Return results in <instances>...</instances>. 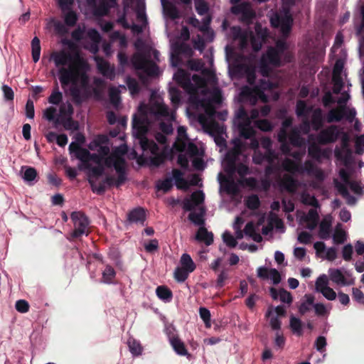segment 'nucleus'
I'll return each mask as SVG.
<instances>
[{"label":"nucleus","mask_w":364,"mask_h":364,"mask_svg":"<svg viewBox=\"0 0 364 364\" xmlns=\"http://www.w3.org/2000/svg\"><path fill=\"white\" fill-rule=\"evenodd\" d=\"M150 122L146 112H141L139 114H134L132 119V129L134 136L139 140L140 146L144 152L150 153L153 156H141L138 159L139 164H149L158 167L168 158L169 151L164 148L159 152V147L152 139L146 137L149 132Z\"/></svg>","instance_id":"1"},{"label":"nucleus","mask_w":364,"mask_h":364,"mask_svg":"<svg viewBox=\"0 0 364 364\" xmlns=\"http://www.w3.org/2000/svg\"><path fill=\"white\" fill-rule=\"evenodd\" d=\"M77 63L71 64L68 68L62 67L58 70L59 80L63 87L70 84V93L75 105H80L90 96L89 76L85 71L81 70L85 63L76 55Z\"/></svg>","instance_id":"2"},{"label":"nucleus","mask_w":364,"mask_h":364,"mask_svg":"<svg viewBox=\"0 0 364 364\" xmlns=\"http://www.w3.org/2000/svg\"><path fill=\"white\" fill-rule=\"evenodd\" d=\"M70 219L74 229L70 232L69 240L77 239L82 235L87 236L90 234L89 225L90 221L85 213L82 211H73L70 214Z\"/></svg>","instance_id":"3"},{"label":"nucleus","mask_w":364,"mask_h":364,"mask_svg":"<svg viewBox=\"0 0 364 364\" xmlns=\"http://www.w3.org/2000/svg\"><path fill=\"white\" fill-rule=\"evenodd\" d=\"M341 131L337 125H330L320 130L316 136L318 144L327 145L335 143L341 134Z\"/></svg>","instance_id":"4"},{"label":"nucleus","mask_w":364,"mask_h":364,"mask_svg":"<svg viewBox=\"0 0 364 364\" xmlns=\"http://www.w3.org/2000/svg\"><path fill=\"white\" fill-rule=\"evenodd\" d=\"M90 154V152L87 149L82 147L77 151L75 157L82 163L84 168L90 171L89 176H93L97 180L104 174L105 168L102 165L92 166L89 163Z\"/></svg>","instance_id":"5"},{"label":"nucleus","mask_w":364,"mask_h":364,"mask_svg":"<svg viewBox=\"0 0 364 364\" xmlns=\"http://www.w3.org/2000/svg\"><path fill=\"white\" fill-rule=\"evenodd\" d=\"M175 81L188 94H195L197 91L196 87L191 82L190 74L183 69H179L174 74Z\"/></svg>","instance_id":"6"},{"label":"nucleus","mask_w":364,"mask_h":364,"mask_svg":"<svg viewBox=\"0 0 364 364\" xmlns=\"http://www.w3.org/2000/svg\"><path fill=\"white\" fill-rule=\"evenodd\" d=\"M231 12L235 15L241 14V21L249 23L255 18V14L250 3L244 1L231 7Z\"/></svg>","instance_id":"7"},{"label":"nucleus","mask_w":364,"mask_h":364,"mask_svg":"<svg viewBox=\"0 0 364 364\" xmlns=\"http://www.w3.org/2000/svg\"><path fill=\"white\" fill-rule=\"evenodd\" d=\"M293 18L291 15L286 14L284 16H276L271 19V24L275 28H280L284 36H288L291 30Z\"/></svg>","instance_id":"8"},{"label":"nucleus","mask_w":364,"mask_h":364,"mask_svg":"<svg viewBox=\"0 0 364 364\" xmlns=\"http://www.w3.org/2000/svg\"><path fill=\"white\" fill-rule=\"evenodd\" d=\"M349 138L346 134H343L341 138V148L336 146L334 149V155L338 160L343 161L346 164L351 156V151L348 147Z\"/></svg>","instance_id":"9"},{"label":"nucleus","mask_w":364,"mask_h":364,"mask_svg":"<svg viewBox=\"0 0 364 364\" xmlns=\"http://www.w3.org/2000/svg\"><path fill=\"white\" fill-rule=\"evenodd\" d=\"M92 178L94 177L89 176L88 182L91 186L92 192L100 196L105 193L107 190V186L111 187L115 185V179L111 176H107L105 179L98 184L96 183V181Z\"/></svg>","instance_id":"10"},{"label":"nucleus","mask_w":364,"mask_h":364,"mask_svg":"<svg viewBox=\"0 0 364 364\" xmlns=\"http://www.w3.org/2000/svg\"><path fill=\"white\" fill-rule=\"evenodd\" d=\"M146 220V213L144 208L137 207L130 210L127 215L126 224H136L141 226L144 225Z\"/></svg>","instance_id":"11"},{"label":"nucleus","mask_w":364,"mask_h":364,"mask_svg":"<svg viewBox=\"0 0 364 364\" xmlns=\"http://www.w3.org/2000/svg\"><path fill=\"white\" fill-rule=\"evenodd\" d=\"M51 58L53 60L56 67H65L68 63L73 60L72 55L65 50L53 52L51 54Z\"/></svg>","instance_id":"12"},{"label":"nucleus","mask_w":364,"mask_h":364,"mask_svg":"<svg viewBox=\"0 0 364 364\" xmlns=\"http://www.w3.org/2000/svg\"><path fill=\"white\" fill-rule=\"evenodd\" d=\"M261 59H264V62L274 67H279L281 65L279 51L272 47L268 48L267 52L262 55Z\"/></svg>","instance_id":"13"},{"label":"nucleus","mask_w":364,"mask_h":364,"mask_svg":"<svg viewBox=\"0 0 364 364\" xmlns=\"http://www.w3.org/2000/svg\"><path fill=\"white\" fill-rule=\"evenodd\" d=\"M97 67L99 71L109 80H113L115 77L114 68H111L109 63L102 58H96Z\"/></svg>","instance_id":"14"},{"label":"nucleus","mask_w":364,"mask_h":364,"mask_svg":"<svg viewBox=\"0 0 364 364\" xmlns=\"http://www.w3.org/2000/svg\"><path fill=\"white\" fill-rule=\"evenodd\" d=\"M151 109L157 118L164 117L171 121L174 119L173 114L170 113L168 106L164 104L155 103Z\"/></svg>","instance_id":"15"},{"label":"nucleus","mask_w":364,"mask_h":364,"mask_svg":"<svg viewBox=\"0 0 364 364\" xmlns=\"http://www.w3.org/2000/svg\"><path fill=\"white\" fill-rule=\"evenodd\" d=\"M172 175L178 189L187 190L188 188L191 183L183 178V173L181 171L173 168L172 170ZM196 181L191 183L192 185H196Z\"/></svg>","instance_id":"16"},{"label":"nucleus","mask_w":364,"mask_h":364,"mask_svg":"<svg viewBox=\"0 0 364 364\" xmlns=\"http://www.w3.org/2000/svg\"><path fill=\"white\" fill-rule=\"evenodd\" d=\"M332 223L328 218H323L319 225L318 237L321 240H328L331 237Z\"/></svg>","instance_id":"17"},{"label":"nucleus","mask_w":364,"mask_h":364,"mask_svg":"<svg viewBox=\"0 0 364 364\" xmlns=\"http://www.w3.org/2000/svg\"><path fill=\"white\" fill-rule=\"evenodd\" d=\"M242 96L249 97L252 102L255 103L257 101V97L260 98L263 102H267V98L266 95L264 92V90H260L259 89H253L252 90L246 87L242 90L241 92Z\"/></svg>","instance_id":"18"},{"label":"nucleus","mask_w":364,"mask_h":364,"mask_svg":"<svg viewBox=\"0 0 364 364\" xmlns=\"http://www.w3.org/2000/svg\"><path fill=\"white\" fill-rule=\"evenodd\" d=\"M280 186L289 193H294L298 186L297 181L291 175L284 174Z\"/></svg>","instance_id":"19"},{"label":"nucleus","mask_w":364,"mask_h":364,"mask_svg":"<svg viewBox=\"0 0 364 364\" xmlns=\"http://www.w3.org/2000/svg\"><path fill=\"white\" fill-rule=\"evenodd\" d=\"M345 114V105L339 108L331 109L327 114L326 120L328 123L338 122L342 120Z\"/></svg>","instance_id":"20"},{"label":"nucleus","mask_w":364,"mask_h":364,"mask_svg":"<svg viewBox=\"0 0 364 364\" xmlns=\"http://www.w3.org/2000/svg\"><path fill=\"white\" fill-rule=\"evenodd\" d=\"M196 239L209 246L213 242V234L208 232L205 227H200L196 235Z\"/></svg>","instance_id":"21"},{"label":"nucleus","mask_w":364,"mask_h":364,"mask_svg":"<svg viewBox=\"0 0 364 364\" xmlns=\"http://www.w3.org/2000/svg\"><path fill=\"white\" fill-rule=\"evenodd\" d=\"M311 124L314 131L320 130L323 126V116L320 108L316 109L311 115Z\"/></svg>","instance_id":"22"},{"label":"nucleus","mask_w":364,"mask_h":364,"mask_svg":"<svg viewBox=\"0 0 364 364\" xmlns=\"http://www.w3.org/2000/svg\"><path fill=\"white\" fill-rule=\"evenodd\" d=\"M170 343L178 355L183 356L189 355L184 343L178 336L171 337L170 338Z\"/></svg>","instance_id":"23"},{"label":"nucleus","mask_w":364,"mask_h":364,"mask_svg":"<svg viewBox=\"0 0 364 364\" xmlns=\"http://www.w3.org/2000/svg\"><path fill=\"white\" fill-rule=\"evenodd\" d=\"M117 272L110 264H106L102 273L101 282L111 284L114 283Z\"/></svg>","instance_id":"24"},{"label":"nucleus","mask_w":364,"mask_h":364,"mask_svg":"<svg viewBox=\"0 0 364 364\" xmlns=\"http://www.w3.org/2000/svg\"><path fill=\"white\" fill-rule=\"evenodd\" d=\"M329 276L332 282L343 286L350 285L352 282H348L343 274L339 269H330Z\"/></svg>","instance_id":"25"},{"label":"nucleus","mask_w":364,"mask_h":364,"mask_svg":"<svg viewBox=\"0 0 364 364\" xmlns=\"http://www.w3.org/2000/svg\"><path fill=\"white\" fill-rule=\"evenodd\" d=\"M284 169L291 173H304L303 166L291 159H286L283 163Z\"/></svg>","instance_id":"26"},{"label":"nucleus","mask_w":364,"mask_h":364,"mask_svg":"<svg viewBox=\"0 0 364 364\" xmlns=\"http://www.w3.org/2000/svg\"><path fill=\"white\" fill-rule=\"evenodd\" d=\"M205 211L203 208H200L199 212H191L188 215V220L191 221L194 225L203 227L205 225Z\"/></svg>","instance_id":"27"},{"label":"nucleus","mask_w":364,"mask_h":364,"mask_svg":"<svg viewBox=\"0 0 364 364\" xmlns=\"http://www.w3.org/2000/svg\"><path fill=\"white\" fill-rule=\"evenodd\" d=\"M156 294L159 299L165 302H170L173 298L171 290L166 286H159L156 289Z\"/></svg>","instance_id":"28"},{"label":"nucleus","mask_w":364,"mask_h":364,"mask_svg":"<svg viewBox=\"0 0 364 364\" xmlns=\"http://www.w3.org/2000/svg\"><path fill=\"white\" fill-rule=\"evenodd\" d=\"M308 153L309 156L316 161H319L321 157L326 156V151L321 150V149L316 144H311L309 145Z\"/></svg>","instance_id":"29"},{"label":"nucleus","mask_w":364,"mask_h":364,"mask_svg":"<svg viewBox=\"0 0 364 364\" xmlns=\"http://www.w3.org/2000/svg\"><path fill=\"white\" fill-rule=\"evenodd\" d=\"M238 128L240 136L246 139H249L255 135V130L250 126V123H240Z\"/></svg>","instance_id":"30"},{"label":"nucleus","mask_w":364,"mask_h":364,"mask_svg":"<svg viewBox=\"0 0 364 364\" xmlns=\"http://www.w3.org/2000/svg\"><path fill=\"white\" fill-rule=\"evenodd\" d=\"M164 11L171 19H176L179 17V11L177 7L171 2L161 0Z\"/></svg>","instance_id":"31"},{"label":"nucleus","mask_w":364,"mask_h":364,"mask_svg":"<svg viewBox=\"0 0 364 364\" xmlns=\"http://www.w3.org/2000/svg\"><path fill=\"white\" fill-rule=\"evenodd\" d=\"M147 60L143 53H136L132 58V63L136 70L145 68Z\"/></svg>","instance_id":"32"},{"label":"nucleus","mask_w":364,"mask_h":364,"mask_svg":"<svg viewBox=\"0 0 364 364\" xmlns=\"http://www.w3.org/2000/svg\"><path fill=\"white\" fill-rule=\"evenodd\" d=\"M32 58L34 63H37L41 55V42L38 37H34L31 41Z\"/></svg>","instance_id":"33"},{"label":"nucleus","mask_w":364,"mask_h":364,"mask_svg":"<svg viewBox=\"0 0 364 364\" xmlns=\"http://www.w3.org/2000/svg\"><path fill=\"white\" fill-rule=\"evenodd\" d=\"M302 326V322L299 318L294 316L290 317L289 326L292 332L298 336L303 335Z\"/></svg>","instance_id":"34"},{"label":"nucleus","mask_w":364,"mask_h":364,"mask_svg":"<svg viewBox=\"0 0 364 364\" xmlns=\"http://www.w3.org/2000/svg\"><path fill=\"white\" fill-rule=\"evenodd\" d=\"M180 262L181 264V267L184 268L191 272H193L196 269V264L189 255L186 253L183 254Z\"/></svg>","instance_id":"35"},{"label":"nucleus","mask_w":364,"mask_h":364,"mask_svg":"<svg viewBox=\"0 0 364 364\" xmlns=\"http://www.w3.org/2000/svg\"><path fill=\"white\" fill-rule=\"evenodd\" d=\"M260 205L261 203L257 195L252 194L248 196L245 200L246 207L251 210H257Z\"/></svg>","instance_id":"36"},{"label":"nucleus","mask_w":364,"mask_h":364,"mask_svg":"<svg viewBox=\"0 0 364 364\" xmlns=\"http://www.w3.org/2000/svg\"><path fill=\"white\" fill-rule=\"evenodd\" d=\"M126 84L132 95H138L140 92V87L137 80L130 76L127 77Z\"/></svg>","instance_id":"37"},{"label":"nucleus","mask_w":364,"mask_h":364,"mask_svg":"<svg viewBox=\"0 0 364 364\" xmlns=\"http://www.w3.org/2000/svg\"><path fill=\"white\" fill-rule=\"evenodd\" d=\"M289 140L291 145L296 147L301 146L303 143V139L301 137L300 133L296 129H293L290 132Z\"/></svg>","instance_id":"38"},{"label":"nucleus","mask_w":364,"mask_h":364,"mask_svg":"<svg viewBox=\"0 0 364 364\" xmlns=\"http://www.w3.org/2000/svg\"><path fill=\"white\" fill-rule=\"evenodd\" d=\"M48 102L58 105L63 100V93L59 91L58 83L55 84L51 95L48 97Z\"/></svg>","instance_id":"39"},{"label":"nucleus","mask_w":364,"mask_h":364,"mask_svg":"<svg viewBox=\"0 0 364 364\" xmlns=\"http://www.w3.org/2000/svg\"><path fill=\"white\" fill-rule=\"evenodd\" d=\"M271 145V141L267 139H265L263 142V146L267 149L265 154L263 155L262 158L264 159L265 161L269 162V164L273 163L274 159H276V154L273 150L269 148Z\"/></svg>","instance_id":"40"},{"label":"nucleus","mask_w":364,"mask_h":364,"mask_svg":"<svg viewBox=\"0 0 364 364\" xmlns=\"http://www.w3.org/2000/svg\"><path fill=\"white\" fill-rule=\"evenodd\" d=\"M347 240L346 232L344 230L336 228L334 234L333 235V241L335 245L343 244Z\"/></svg>","instance_id":"41"},{"label":"nucleus","mask_w":364,"mask_h":364,"mask_svg":"<svg viewBox=\"0 0 364 364\" xmlns=\"http://www.w3.org/2000/svg\"><path fill=\"white\" fill-rule=\"evenodd\" d=\"M235 155L230 156V154L227 155L228 164L225 171L230 176L236 172L237 164L235 163Z\"/></svg>","instance_id":"42"},{"label":"nucleus","mask_w":364,"mask_h":364,"mask_svg":"<svg viewBox=\"0 0 364 364\" xmlns=\"http://www.w3.org/2000/svg\"><path fill=\"white\" fill-rule=\"evenodd\" d=\"M130 352L134 355H139L142 352V347L139 342L136 341L134 338H130L127 342Z\"/></svg>","instance_id":"43"},{"label":"nucleus","mask_w":364,"mask_h":364,"mask_svg":"<svg viewBox=\"0 0 364 364\" xmlns=\"http://www.w3.org/2000/svg\"><path fill=\"white\" fill-rule=\"evenodd\" d=\"M190 273L191 272L187 269L178 267L174 271V279L178 282H183L186 280Z\"/></svg>","instance_id":"44"},{"label":"nucleus","mask_w":364,"mask_h":364,"mask_svg":"<svg viewBox=\"0 0 364 364\" xmlns=\"http://www.w3.org/2000/svg\"><path fill=\"white\" fill-rule=\"evenodd\" d=\"M23 168H25V171L23 176L24 181L27 182L33 181L38 176L36 170L34 168L30 166H23L22 169Z\"/></svg>","instance_id":"45"},{"label":"nucleus","mask_w":364,"mask_h":364,"mask_svg":"<svg viewBox=\"0 0 364 364\" xmlns=\"http://www.w3.org/2000/svg\"><path fill=\"white\" fill-rule=\"evenodd\" d=\"M67 13L64 16L65 24L68 26H74L77 21V16L72 9L67 10Z\"/></svg>","instance_id":"46"},{"label":"nucleus","mask_w":364,"mask_h":364,"mask_svg":"<svg viewBox=\"0 0 364 364\" xmlns=\"http://www.w3.org/2000/svg\"><path fill=\"white\" fill-rule=\"evenodd\" d=\"M309 112V108L307 107L306 103L303 100H299L296 102V114L298 117H306Z\"/></svg>","instance_id":"47"},{"label":"nucleus","mask_w":364,"mask_h":364,"mask_svg":"<svg viewBox=\"0 0 364 364\" xmlns=\"http://www.w3.org/2000/svg\"><path fill=\"white\" fill-rule=\"evenodd\" d=\"M224 182L226 191L232 195H236L239 193V188L237 183L232 179L224 178Z\"/></svg>","instance_id":"48"},{"label":"nucleus","mask_w":364,"mask_h":364,"mask_svg":"<svg viewBox=\"0 0 364 364\" xmlns=\"http://www.w3.org/2000/svg\"><path fill=\"white\" fill-rule=\"evenodd\" d=\"M168 93L170 95L171 101L173 105H178L181 102V92L177 87H170Z\"/></svg>","instance_id":"49"},{"label":"nucleus","mask_w":364,"mask_h":364,"mask_svg":"<svg viewBox=\"0 0 364 364\" xmlns=\"http://www.w3.org/2000/svg\"><path fill=\"white\" fill-rule=\"evenodd\" d=\"M328 280L326 274H322L319 276L315 284L316 291L317 292L321 293V289H324L326 288H328Z\"/></svg>","instance_id":"50"},{"label":"nucleus","mask_w":364,"mask_h":364,"mask_svg":"<svg viewBox=\"0 0 364 364\" xmlns=\"http://www.w3.org/2000/svg\"><path fill=\"white\" fill-rule=\"evenodd\" d=\"M276 87L275 83L267 80L261 79L259 81V84L254 89H259L260 90H272Z\"/></svg>","instance_id":"51"},{"label":"nucleus","mask_w":364,"mask_h":364,"mask_svg":"<svg viewBox=\"0 0 364 364\" xmlns=\"http://www.w3.org/2000/svg\"><path fill=\"white\" fill-rule=\"evenodd\" d=\"M255 126L263 132H269L273 129L272 123L268 119H257L255 122Z\"/></svg>","instance_id":"52"},{"label":"nucleus","mask_w":364,"mask_h":364,"mask_svg":"<svg viewBox=\"0 0 364 364\" xmlns=\"http://www.w3.org/2000/svg\"><path fill=\"white\" fill-rule=\"evenodd\" d=\"M156 187L159 190H162L164 193L168 192L173 187L172 178H167L163 181H159Z\"/></svg>","instance_id":"53"},{"label":"nucleus","mask_w":364,"mask_h":364,"mask_svg":"<svg viewBox=\"0 0 364 364\" xmlns=\"http://www.w3.org/2000/svg\"><path fill=\"white\" fill-rule=\"evenodd\" d=\"M199 314L201 319L204 321L206 327H210L211 316L210 311L205 307H200Z\"/></svg>","instance_id":"54"},{"label":"nucleus","mask_w":364,"mask_h":364,"mask_svg":"<svg viewBox=\"0 0 364 364\" xmlns=\"http://www.w3.org/2000/svg\"><path fill=\"white\" fill-rule=\"evenodd\" d=\"M196 10L200 15H205L208 11V6L203 0H198L196 2Z\"/></svg>","instance_id":"55"},{"label":"nucleus","mask_w":364,"mask_h":364,"mask_svg":"<svg viewBox=\"0 0 364 364\" xmlns=\"http://www.w3.org/2000/svg\"><path fill=\"white\" fill-rule=\"evenodd\" d=\"M63 124L67 130H77L78 129L77 122L73 120L71 117L65 119L63 122Z\"/></svg>","instance_id":"56"},{"label":"nucleus","mask_w":364,"mask_h":364,"mask_svg":"<svg viewBox=\"0 0 364 364\" xmlns=\"http://www.w3.org/2000/svg\"><path fill=\"white\" fill-rule=\"evenodd\" d=\"M223 239L224 242L230 247H235L237 244L236 239L229 232L223 233Z\"/></svg>","instance_id":"57"},{"label":"nucleus","mask_w":364,"mask_h":364,"mask_svg":"<svg viewBox=\"0 0 364 364\" xmlns=\"http://www.w3.org/2000/svg\"><path fill=\"white\" fill-rule=\"evenodd\" d=\"M353 252V246L350 244L346 245L343 247L342 256L345 261L349 262L352 259V255Z\"/></svg>","instance_id":"58"},{"label":"nucleus","mask_w":364,"mask_h":364,"mask_svg":"<svg viewBox=\"0 0 364 364\" xmlns=\"http://www.w3.org/2000/svg\"><path fill=\"white\" fill-rule=\"evenodd\" d=\"M204 198V193L200 191H195L191 196V199L196 205H198L203 203Z\"/></svg>","instance_id":"59"},{"label":"nucleus","mask_w":364,"mask_h":364,"mask_svg":"<svg viewBox=\"0 0 364 364\" xmlns=\"http://www.w3.org/2000/svg\"><path fill=\"white\" fill-rule=\"evenodd\" d=\"M250 42L252 50L255 52L259 51L262 48V44L264 43V41L259 39V38L255 36L253 34H251Z\"/></svg>","instance_id":"60"},{"label":"nucleus","mask_w":364,"mask_h":364,"mask_svg":"<svg viewBox=\"0 0 364 364\" xmlns=\"http://www.w3.org/2000/svg\"><path fill=\"white\" fill-rule=\"evenodd\" d=\"M255 32L256 35L255 36L265 42L268 36L267 29L263 28L260 25L257 24L255 26Z\"/></svg>","instance_id":"61"},{"label":"nucleus","mask_w":364,"mask_h":364,"mask_svg":"<svg viewBox=\"0 0 364 364\" xmlns=\"http://www.w3.org/2000/svg\"><path fill=\"white\" fill-rule=\"evenodd\" d=\"M16 309L20 313H26L29 310V304L26 300L20 299L16 302Z\"/></svg>","instance_id":"62"},{"label":"nucleus","mask_w":364,"mask_h":364,"mask_svg":"<svg viewBox=\"0 0 364 364\" xmlns=\"http://www.w3.org/2000/svg\"><path fill=\"white\" fill-rule=\"evenodd\" d=\"M279 299L283 303L291 304L293 298L290 292L287 291L284 289L279 290Z\"/></svg>","instance_id":"63"},{"label":"nucleus","mask_w":364,"mask_h":364,"mask_svg":"<svg viewBox=\"0 0 364 364\" xmlns=\"http://www.w3.org/2000/svg\"><path fill=\"white\" fill-rule=\"evenodd\" d=\"M353 298L359 304H364V294L360 289L353 288Z\"/></svg>","instance_id":"64"}]
</instances>
